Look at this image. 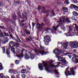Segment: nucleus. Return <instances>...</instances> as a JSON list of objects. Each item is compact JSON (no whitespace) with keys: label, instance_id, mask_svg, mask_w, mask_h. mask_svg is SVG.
Returning <instances> with one entry per match:
<instances>
[{"label":"nucleus","instance_id":"50","mask_svg":"<svg viewBox=\"0 0 78 78\" xmlns=\"http://www.w3.org/2000/svg\"><path fill=\"white\" fill-rule=\"evenodd\" d=\"M0 37H5V36H3V34H0Z\"/></svg>","mask_w":78,"mask_h":78},{"label":"nucleus","instance_id":"22","mask_svg":"<svg viewBox=\"0 0 78 78\" xmlns=\"http://www.w3.org/2000/svg\"><path fill=\"white\" fill-rule=\"evenodd\" d=\"M12 18L14 20H16V15L15 13H14L12 15Z\"/></svg>","mask_w":78,"mask_h":78},{"label":"nucleus","instance_id":"57","mask_svg":"<svg viewBox=\"0 0 78 78\" xmlns=\"http://www.w3.org/2000/svg\"><path fill=\"white\" fill-rule=\"evenodd\" d=\"M41 9V7L39 6H38V10H39Z\"/></svg>","mask_w":78,"mask_h":78},{"label":"nucleus","instance_id":"7","mask_svg":"<svg viewBox=\"0 0 78 78\" xmlns=\"http://www.w3.org/2000/svg\"><path fill=\"white\" fill-rule=\"evenodd\" d=\"M37 29L39 30L40 31H41V30H42V26H44V24L43 23H41V24H40L39 23H37Z\"/></svg>","mask_w":78,"mask_h":78},{"label":"nucleus","instance_id":"5","mask_svg":"<svg viewBox=\"0 0 78 78\" xmlns=\"http://www.w3.org/2000/svg\"><path fill=\"white\" fill-rule=\"evenodd\" d=\"M73 27L74 28H75L76 30H78L77 32L76 33V32H74V33L72 32V34H73V35H75V34H76L77 36H78V26L76 24H73Z\"/></svg>","mask_w":78,"mask_h":78},{"label":"nucleus","instance_id":"42","mask_svg":"<svg viewBox=\"0 0 78 78\" xmlns=\"http://www.w3.org/2000/svg\"><path fill=\"white\" fill-rule=\"evenodd\" d=\"M74 8L75 10H76V11H78V7L76 5L74 7Z\"/></svg>","mask_w":78,"mask_h":78},{"label":"nucleus","instance_id":"23","mask_svg":"<svg viewBox=\"0 0 78 78\" xmlns=\"http://www.w3.org/2000/svg\"><path fill=\"white\" fill-rule=\"evenodd\" d=\"M6 54L7 55H9L10 54V51L8 48H7L6 50Z\"/></svg>","mask_w":78,"mask_h":78},{"label":"nucleus","instance_id":"37","mask_svg":"<svg viewBox=\"0 0 78 78\" xmlns=\"http://www.w3.org/2000/svg\"><path fill=\"white\" fill-rule=\"evenodd\" d=\"M3 69V68L2 66V64L1 63V65L0 64V70H2Z\"/></svg>","mask_w":78,"mask_h":78},{"label":"nucleus","instance_id":"16","mask_svg":"<svg viewBox=\"0 0 78 78\" xmlns=\"http://www.w3.org/2000/svg\"><path fill=\"white\" fill-rule=\"evenodd\" d=\"M38 67L39 69L41 70H42L44 69V68H43V65L42 64H41V63H39L38 64Z\"/></svg>","mask_w":78,"mask_h":78},{"label":"nucleus","instance_id":"3","mask_svg":"<svg viewBox=\"0 0 78 78\" xmlns=\"http://www.w3.org/2000/svg\"><path fill=\"white\" fill-rule=\"evenodd\" d=\"M44 42L46 44L49 43L50 42V37L49 35H46L44 38Z\"/></svg>","mask_w":78,"mask_h":78},{"label":"nucleus","instance_id":"51","mask_svg":"<svg viewBox=\"0 0 78 78\" xmlns=\"http://www.w3.org/2000/svg\"><path fill=\"white\" fill-rule=\"evenodd\" d=\"M16 3L17 4H19L20 3V0L16 2Z\"/></svg>","mask_w":78,"mask_h":78},{"label":"nucleus","instance_id":"31","mask_svg":"<svg viewBox=\"0 0 78 78\" xmlns=\"http://www.w3.org/2000/svg\"><path fill=\"white\" fill-rule=\"evenodd\" d=\"M64 3L65 4H66V5H68V4H69V0H66L64 2Z\"/></svg>","mask_w":78,"mask_h":78},{"label":"nucleus","instance_id":"24","mask_svg":"<svg viewBox=\"0 0 78 78\" xmlns=\"http://www.w3.org/2000/svg\"><path fill=\"white\" fill-rule=\"evenodd\" d=\"M73 14L74 16H78V13L75 11L73 12Z\"/></svg>","mask_w":78,"mask_h":78},{"label":"nucleus","instance_id":"39","mask_svg":"<svg viewBox=\"0 0 78 78\" xmlns=\"http://www.w3.org/2000/svg\"><path fill=\"white\" fill-rule=\"evenodd\" d=\"M15 47H16L17 48H18V47H19V44H17V43H15Z\"/></svg>","mask_w":78,"mask_h":78},{"label":"nucleus","instance_id":"8","mask_svg":"<svg viewBox=\"0 0 78 78\" xmlns=\"http://www.w3.org/2000/svg\"><path fill=\"white\" fill-rule=\"evenodd\" d=\"M8 41H9V38H8L7 37H5L2 40V42L3 44H6V43H7Z\"/></svg>","mask_w":78,"mask_h":78},{"label":"nucleus","instance_id":"10","mask_svg":"<svg viewBox=\"0 0 78 78\" xmlns=\"http://www.w3.org/2000/svg\"><path fill=\"white\" fill-rule=\"evenodd\" d=\"M68 70L69 68H67L65 70V73L67 76H68V75H71V74L70 73Z\"/></svg>","mask_w":78,"mask_h":78},{"label":"nucleus","instance_id":"53","mask_svg":"<svg viewBox=\"0 0 78 78\" xmlns=\"http://www.w3.org/2000/svg\"><path fill=\"white\" fill-rule=\"evenodd\" d=\"M10 36L11 38H12V39H14V37L12 34L10 35Z\"/></svg>","mask_w":78,"mask_h":78},{"label":"nucleus","instance_id":"36","mask_svg":"<svg viewBox=\"0 0 78 78\" xmlns=\"http://www.w3.org/2000/svg\"><path fill=\"white\" fill-rule=\"evenodd\" d=\"M4 20H5V21H6V22H9L10 21V20L8 18H4Z\"/></svg>","mask_w":78,"mask_h":78},{"label":"nucleus","instance_id":"4","mask_svg":"<svg viewBox=\"0 0 78 78\" xmlns=\"http://www.w3.org/2000/svg\"><path fill=\"white\" fill-rule=\"evenodd\" d=\"M65 22V16H62L60 18V21H59V25H62L63 23Z\"/></svg>","mask_w":78,"mask_h":78},{"label":"nucleus","instance_id":"33","mask_svg":"<svg viewBox=\"0 0 78 78\" xmlns=\"http://www.w3.org/2000/svg\"><path fill=\"white\" fill-rule=\"evenodd\" d=\"M15 62L16 64H19V61L16 60L15 61Z\"/></svg>","mask_w":78,"mask_h":78},{"label":"nucleus","instance_id":"43","mask_svg":"<svg viewBox=\"0 0 78 78\" xmlns=\"http://www.w3.org/2000/svg\"><path fill=\"white\" fill-rule=\"evenodd\" d=\"M35 23L34 22H33L32 23V26L33 28H34V27L35 26Z\"/></svg>","mask_w":78,"mask_h":78},{"label":"nucleus","instance_id":"6","mask_svg":"<svg viewBox=\"0 0 78 78\" xmlns=\"http://www.w3.org/2000/svg\"><path fill=\"white\" fill-rule=\"evenodd\" d=\"M54 53H55L56 58H58V60H59V49H55L53 51Z\"/></svg>","mask_w":78,"mask_h":78},{"label":"nucleus","instance_id":"34","mask_svg":"<svg viewBox=\"0 0 78 78\" xmlns=\"http://www.w3.org/2000/svg\"><path fill=\"white\" fill-rule=\"evenodd\" d=\"M26 33L27 34H29V35H30V32L29 31V30L26 31Z\"/></svg>","mask_w":78,"mask_h":78},{"label":"nucleus","instance_id":"52","mask_svg":"<svg viewBox=\"0 0 78 78\" xmlns=\"http://www.w3.org/2000/svg\"><path fill=\"white\" fill-rule=\"evenodd\" d=\"M22 17H23V18H26V17H27L26 16H25V15L23 14H22Z\"/></svg>","mask_w":78,"mask_h":78},{"label":"nucleus","instance_id":"60","mask_svg":"<svg viewBox=\"0 0 78 78\" xmlns=\"http://www.w3.org/2000/svg\"><path fill=\"white\" fill-rule=\"evenodd\" d=\"M16 76L17 77V78H19V75H16Z\"/></svg>","mask_w":78,"mask_h":78},{"label":"nucleus","instance_id":"21","mask_svg":"<svg viewBox=\"0 0 78 78\" xmlns=\"http://www.w3.org/2000/svg\"><path fill=\"white\" fill-rule=\"evenodd\" d=\"M41 12L43 13H44V14H47V13H48L49 12H50V11L48 10H43Z\"/></svg>","mask_w":78,"mask_h":78},{"label":"nucleus","instance_id":"61","mask_svg":"<svg viewBox=\"0 0 78 78\" xmlns=\"http://www.w3.org/2000/svg\"><path fill=\"white\" fill-rule=\"evenodd\" d=\"M21 22L22 23H23V22H25V21L23 20L22 21H21Z\"/></svg>","mask_w":78,"mask_h":78},{"label":"nucleus","instance_id":"54","mask_svg":"<svg viewBox=\"0 0 78 78\" xmlns=\"http://www.w3.org/2000/svg\"><path fill=\"white\" fill-rule=\"evenodd\" d=\"M0 29H4V26H0Z\"/></svg>","mask_w":78,"mask_h":78},{"label":"nucleus","instance_id":"55","mask_svg":"<svg viewBox=\"0 0 78 78\" xmlns=\"http://www.w3.org/2000/svg\"><path fill=\"white\" fill-rule=\"evenodd\" d=\"M15 74H19V72H17V71H16L15 72Z\"/></svg>","mask_w":78,"mask_h":78},{"label":"nucleus","instance_id":"27","mask_svg":"<svg viewBox=\"0 0 78 78\" xmlns=\"http://www.w3.org/2000/svg\"><path fill=\"white\" fill-rule=\"evenodd\" d=\"M72 2L74 3H78V1L77 0H71Z\"/></svg>","mask_w":78,"mask_h":78},{"label":"nucleus","instance_id":"38","mask_svg":"<svg viewBox=\"0 0 78 78\" xmlns=\"http://www.w3.org/2000/svg\"><path fill=\"white\" fill-rule=\"evenodd\" d=\"M9 72V73H12L13 72V70L11 69H10Z\"/></svg>","mask_w":78,"mask_h":78},{"label":"nucleus","instance_id":"40","mask_svg":"<svg viewBox=\"0 0 78 78\" xmlns=\"http://www.w3.org/2000/svg\"><path fill=\"white\" fill-rule=\"evenodd\" d=\"M4 34L5 36H9V34H7V33H6V32H4Z\"/></svg>","mask_w":78,"mask_h":78},{"label":"nucleus","instance_id":"45","mask_svg":"<svg viewBox=\"0 0 78 78\" xmlns=\"http://www.w3.org/2000/svg\"><path fill=\"white\" fill-rule=\"evenodd\" d=\"M16 50L17 53H20V49H16Z\"/></svg>","mask_w":78,"mask_h":78},{"label":"nucleus","instance_id":"29","mask_svg":"<svg viewBox=\"0 0 78 78\" xmlns=\"http://www.w3.org/2000/svg\"><path fill=\"white\" fill-rule=\"evenodd\" d=\"M27 70L25 69H22L21 70V72L23 73H26Z\"/></svg>","mask_w":78,"mask_h":78},{"label":"nucleus","instance_id":"44","mask_svg":"<svg viewBox=\"0 0 78 78\" xmlns=\"http://www.w3.org/2000/svg\"><path fill=\"white\" fill-rule=\"evenodd\" d=\"M59 61H62V58L61 57H59Z\"/></svg>","mask_w":78,"mask_h":78},{"label":"nucleus","instance_id":"35","mask_svg":"<svg viewBox=\"0 0 78 78\" xmlns=\"http://www.w3.org/2000/svg\"><path fill=\"white\" fill-rule=\"evenodd\" d=\"M11 51H12V52H13L14 53H15V52H16L15 51V50H14V48H11Z\"/></svg>","mask_w":78,"mask_h":78},{"label":"nucleus","instance_id":"1","mask_svg":"<svg viewBox=\"0 0 78 78\" xmlns=\"http://www.w3.org/2000/svg\"><path fill=\"white\" fill-rule=\"evenodd\" d=\"M53 62L50 61L48 63L47 62L43 63V64L45 68V69L47 71H49L50 67H53V65L51 64Z\"/></svg>","mask_w":78,"mask_h":78},{"label":"nucleus","instance_id":"64","mask_svg":"<svg viewBox=\"0 0 78 78\" xmlns=\"http://www.w3.org/2000/svg\"><path fill=\"white\" fill-rule=\"evenodd\" d=\"M11 78H15V77H14V76H12L11 77Z\"/></svg>","mask_w":78,"mask_h":78},{"label":"nucleus","instance_id":"17","mask_svg":"<svg viewBox=\"0 0 78 78\" xmlns=\"http://www.w3.org/2000/svg\"><path fill=\"white\" fill-rule=\"evenodd\" d=\"M70 71L72 74H73V75H74L75 72H74V68H70Z\"/></svg>","mask_w":78,"mask_h":78},{"label":"nucleus","instance_id":"49","mask_svg":"<svg viewBox=\"0 0 78 78\" xmlns=\"http://www.w3.org/2000/svg\"><path fill=\"white\" fill-rule=\"evenodd\" d=\"M21 76L23 78H25L26 77L25 75L24 74L22 75Z\"/></svg>","mask_w":78,"mask_h":78},{"label":"nucleus","instance_id":"18","mask_svg":"<svg viewBox=\"0 0 78 78\" xmlns=\"http://www.w3.org/2000/svg\"><path fill=\"white\" fill-rule=\"evenodd\" d=\"M58 27H59V24H58V25H57L56 27L55 26H53L52 28L53 30H55V31H56V30H57V29Z\"/></svg>","mask_w":78,"mask_h":78},{"label":"nucleus","instance_id":"63","mask_svg":"<svg viewBox=\"0 0 78 78\" xmlns=\"http://www.w3.org/2000/svg\"><path fill=\"white\" fill-rule=\"evenodd\" d=\"M76 61L77 62H78V58L76 59Z\"/></svg>","mask_w":78,"mask_h":78},{"label":"nucleus","instance_id":"46","mask_svg":"<svg viewBox=\"0 0 78 78\" xmlns=\"http://www.w3.org/2000/svg\"><path fill=\"white\" fill-rule=\"evenodd\" d=\"M63 51V50H61L59 51V55H61V54L62 52Z\"/></svg>","mask_w":78,"mask_h":78},{"label":"nucleus","instance_id":"11","mask_svg":"<svg viewBox=\"0 0 78 78\" xmlns=\"http://www.w3.org/2000/svg\"><path fill=\"white\" fill-rule=\"evenodd\" d=\"M73 57L72 58V61L73 62H75V61L76 60V58H78V56L76 54H73Z\"/></svg>","mask_w":78,"mask_h":78},{"label":"nucleus","instance_id":"62","mask_svg":"<svg viewBox=\"0 0 78 78\" xmlns=\"http://www.w3.org/2000/svg\"><path fill=\"white\" fill-rule=\"evenodd\" d=\"M25 23H23L22 24V26H25Z\"/></svg>","mask_w":78,"mask_h":78},{"label":"nucleus","instance_id":"12","mask_svg":"<svg viewBox=\"0 0 78 78\" xmlns=\"http://www.w3.org/2000/svg\"><path fill=\"white\" fill-rule=\"evenodd\" d=\"M62 64H60V62H59V66L60 65H66L67 64V62H66V60L65 59L63 60L62 61Z\"/></svg>","mask_w":78,"mask_h":78},{"label":"nucleus","instance_id":"58","mask_svg":"<svg viewBox=\"0 0 78 78\" xmlns=\"http://www.w3.org/2000/svg\"><path fill=\"white\" fill-rule=\"evenodd\" d=\"M35 52L37 53V52H38V50H36L34 51Z\"/></svg>","mask_w":78,"mask_h":78},{"label":"nucleus","instance_id":"2","mask_svg":"<svg viewBox=\"0 0 78 78\" xmlns=\"http://www.w3.org/2000/svg\"><path fill=\"white\" fill-rule=\"evenodd\" d=\"M70 45L73 48H77L78 47V42L76 41H71L69 42Z\"/></svg>","mask_w":78,"mask_h":78},{"label":"nucleus","instance_id":"32","mask_svg":"<svg viewBox=\"0 0 78 78\" xmlns=\"http://www.w3.org/2000/svg\"><path fill=\"white\" fill-rule=\"evenodd\" d=\"M2 52L3 53H5V48L4 47H2Z\"/></svg>","mask_w":78,"mask_h":78},{"label":"nucleus","instance_id":"25","mask_svg":"<svg viewBox=\"0 0 78 78\" xmlns=\"http://www.w3.org/2000/svg\"><path fill=\"white\" fill-rule=\"evenodd\" d=\"M35 56H34V54H31L30 56V58L32 59H34L35 58Z\"/></svg>","mask_w":78,"mask_h":78},{"label":"nucleus","instance_id":"28","mask_svg":"<svg viewBox=\"0 0 78 78\" xmlns=\"http://www.w3.org/2000/svg\"><path fill=\"white\" fill-rule=\"evenodd\" d=\"M75 6L76 5H75L73 4H71L70 5V8H75Z\"/></svg>","mask_w":78,"mask_h":78},{"label":"nucleus","instance_id":"20","mask_svg":"<svg viewBox=\"0 0 78 78\" xmlns=\"http://www.w3.org/2000/svg\"><path fill=\"white\" fill-rule=\"evenodd\" d=\"M65 22H68L69 23H71V22L70 21V19L69 18L67 17L65 18Z\"/></svg>","mask_w":78,"mask_h":78},{"label":"nucleus","instance_id":"30","mask_svg":"<svg viewBox=\"0 0 78 78\" xmlns=\"http://www.w3.org/2000/svg\"><path fill=\"white\" fill-rule=\"evenodd\" d=\"M4 76V74L3 73H0V78H3Z\"/></svg>","mask_w":78,"mask_h":78},{"label":"nucleus","instance_id":"14","mask_svg":"<svg viewBox=\"0 0 78 78\" xmlns=\"http://www.w3.org/2000/svg\"><path fill=\"white\" fill-rule=\"evenodd\" d=\"M39 52L41 55H46V54H47V52L45 51L44 50L39 51Z\"/></svg>","mask_w":78,"mask_h":78},{"label":"nucleus","instance_id":"19","mask_svg":"<svg viewBox=\"0 0 78 78\" xmlns=\"http://www.w3.org/2000/svg\"><path fill=\"white\" fill-rule=\"evenodd\" d=\"M62 9L65 12H67L68 11V9L67 8H66L65 7H63L62 8Z\"/></svg>","mask_w":78,"mask_h":78},{"label":"nucleus","instance_id":"26","mask_svg":"<svg viewBox=\"0 0 78 78\" xmlns=\"http://www.w3.org/2000/svg\"><path fill=\"white\" fill-rule=\"evenodd\" d=\"M51 30V29L50 28H47L45 29V31L47 32V33H48L49 31Z\"/></svg>","mask_w":78,"mask_h":78},{"label":"nucleus","instance_id":"15","mask_svg":"<svg viewBox=\"0 0 78 78\" xmlns=\"http://www.w3.org/2000/svg\"><path fill=\"white\" fill-rule=\"evenodd\" d=\"M25 49H22V51L21 52V54L19 55H17L16 56L18 58H22L23 56V51H24V50Z\"/></svg>","mask_w":78,"mask_h":78},{"label":"nucleus","instance_id":"59","mask_svg":"<svg viewBox=\"0 0 78 78\" xmlns=\"http://www.w3.org/2000/svg\"><path fill=\"white\" fill-rule=\"evenodd\" d=\"M3 6V4L2 2H0V6Z\"/></svg>","mask_w":78,"mask_h":78},{"label":"nucleus","instance_id":"56","mask_svg":"<svg viewBox=\"0 0 78 78\" xmlns=\"http://www.w3.org/2000/svg\"><path fill=\"white\" fill-rule=\"evenodd\" d=\"M26 41H31V40H30V39H28V38H27L26 39Z\"/></svg>","mask_w":78,"mask_h":78},{"label":"nucleus","instance_id":"13","mask_svg":"<svg viewBox=\"0 0 78 78\" xmlns=\"http://www.w3.org/2000/svg\"><path fill=\"white\" fill-rule=\"evenodd\" d=\"M68 45V42H66L64 44L62 45V47H63V48L64 49L66 48H67V46Z\"/></svg>","mask_w":78,"mask_h":78},{"label":"nucleus","instance_id":"48","mask_svg":"<svg viewBox=\"0 0 78 78\" xmlns=\"http://www.w3.org/2000/svg\"><path fill=\"white\" fill-rule=\"evenodd\" d=\"M51 16H55V13L53 11L51 13Z\"/></svg>","mask_w":78,"mask_h":78},{"label":"nucleus","instance_id":"47","mask_svg":"<svg viewBox=\"0 0 78 78\" xmlns=\"http://www.w3.org/2000/svg\"><path fill=\"white\" fill-rule=\"evenodd\" d=\"M44 48L42 47V46L40 45V48H41V49H42V50H44Z\"/></svg>","mask_w":78,"mask_h":78},{"label":"nucleus","instance_id":"9","mask_svg":"<svg viewBox=\"0 0 78 78\" xmlns=\"http://www.w3.org/2000/svg\"><path fill=\"white\" fill-rule=\"evenodd\" d=\"M9 45L10 47H15V44H14V43L13 41H11L9 42Z\"/></svg>","mask_w":78,"mask_h":78},{"label":"nucleus","instance_id":"41","mask_svg":"<svg viewBox=\"0 0 78 78\" xmlns=\"http://www.w3.org/2000/svg\"><path fill=\"white\" fill-rule=\"evenodd\" d=\"M25 58L26 59H29V58H30V57L29 56V55H27V54L26 55H25Z\"/></svg>","mask_w":78,"mask_h":78}]
</instances>
